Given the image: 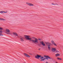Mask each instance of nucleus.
Segmentation results:
<instances>
[{
  "mask_svg": "<svg viewBox=\"0 0 63 63\" xmlns=\"http://www.w3.org/2000/svg\"><path fill=\"white\" fill-rule=\"evenodd\" d=\"M3 30V28L0 27V33L2 34V33H3V31L2 30Z\"/></svg>",
  "mask_w": 63,
  "mask_h": 63,
  "instance_id": "nucleus-10",
  "label": "nucleus"
},
{
  "mask_svg": "<svg viewBox=\"0 0 63 63\" xmlns=\"http://www.w3.org/2000/svg\"><path fill=\"white\" fill-rule=\"evenodd\" d=\"M51 51H52V52H54L56 51V49L53 48H52Z\"/></svg>",
  "mask_w": 63,
  "mask_h": 63,
  "instance_id": "nucleus-12",
  "label": "nucleus"
},
{
  "mask_svg": "<svg viewBox=\"0 0 63 63\" xmlns=\"http://www.w3.org/2000/svg\"><path fill=\"white\" fill-rule=\"evenodd\" d=\"M19 38L20 39V40L21 42H24V37L21 36H19Z\"/></svg>",
  "mask_w": 63,
  "mask_h": 63,
  "instance_id": "nucleus-4",
  "label": "nucleus"
},
{
  "mask_svg": "<svg viewBox=\"0 0 63 63\" xmlns=\"http://www.w3.org/2000/svg\"><path fill=\"white\" fill-rule=\"evenodd\" d=\"M6 34H10V33H7V32H6Z\"/></svg>",
  "mask_w": 63,
  "mask_h": 63,
  "instance_id": "nucleus-23",
  "label": "nucleus"
},
{
  "mask_svg": "<svg viewBox=\"0 0 63 63\" xmlns=\"http://www.w3.org/2000/svg\"><path fill=\"white\" fill-rule=\"evenodd\" d=\"M35 58H36L37 59H39V58H40V59H43L44 58V57H42V56L41 55H39L37 54V55L35 56Z\"/></svg>",
  "mask_w": 63,
  "mask_h": 63,
  "instance_id": "nucleus-3",
  "label": "nucleus"
},
{
  "mask_svg": "<svg viewBox=\"0 0 63 63\" xmlns=\"http://www.w3.org/2000/svg\"><path fill=\"white\" fill-rule=\"evenodd\" d=\"M40 49H41V48L38 49V50H40Z\"/></svg>",
  "mask_w": 63,
  "mask_h": 63,
  "instance_id": "nucleus-26",
  "label": "nucleus"
},
{
  "mask_svg": "<svg viewBox=\"0 0 63 63\" xmlns=\"http://www.w3.org/2000/svg\"><path fill=\"white\" fill-rule=\"evenodd\" d=\"M45 44H46V45H47V46H48V49H49V50H50V45H51V46H52V45H51V43L49 42H45ZM48 44V45H47Z\"/></svg>",
  "mask_w": 63,
  "mask_h": 63,
  "instance_id": "nucleus-2",
  "label": "nucleus"
},
{
  "mask_svg": "<svg viewBox=\"0 0 63 63\" xmlns=\"http://www.w3.org/2000/svg\"><path fill=\"white\" fill-rule=\"evenodd\" d=\"M44 58L45 59V58Z\"/></svg>",
  "mask_w": 63,
  "mask_h": 63,
  "instance_id": "nucleus-27",
  "label": "nucleus"
},
{
  "mask_svg": "<svg viewBox=\"0 0 63 63\" xmlns=\"http://www.w3.org/2000/svg\"><path fill=\"white\" fill-rule=\"evenodd\" d=\"M45 59H46V58H45V59H42L41 60V61H44V60H45Z\"/></svg>",
  "mask_w": 63,
  "mask_h": 63,
  "instance_id": "nucleus-18",
  "label": "nucleus"
},
{
  "mask_svg": "<svg viewBox=\"0 0 63 63\" xmlns=\"http://www.w3.org/2000/svg\"><path fill=\"white\" fill-rule=\"evenodd\" d=\"M57 59H58V60H62V59L58 57L57 58Z\"/></svg>",
  "mask_w": 63,
  "mask_h": 63,
  "instance_id": "nucleus-17",
  "label": "nucleus"
},
{
  "mask_svg": "<svg viewBox=\"0 0 63 63\" xmlns=\"http://www.w3.org/2000/svg\"><path fill=\"white\" fill-rule=\"evenodd\" d=\"M55 4L56 5H58V6H59V4H58L56 3H55Z\"/></svg>",
  "mask_w": 63,
  "mask_h": 63,
  "instance_id": "nucleus-20",
  "label": "nucleus"
},
{
  "mask_svg": "<svg viewBox=\"0 0 63 63\" xmlns=\"http://www.w3.org/2000/svg\"><path fill=\"white\" fill-rule=\"evenodd\" d=\"M12 34H13V35L15 36V37H16V36H17V37H19L18 35L16 32H13V33Z\"/></svg>",
  "mask_w": 63,
  "mask_h": 63,
  "instance_id": "nucleus-7",
  "label": "nucleus"
},
{
  "mask_svg": "<svg viewBox=\"0 0 63 63\" xmlns=\"http://www.w3.org/2000/svg\"><path fill=\"white\" fill-rule=\"evenodd\" d=\"M40 43L42 45V46H45V44L44 42H43V41H42V42H40Z\"/></svg>",
  "mask_w": 63,
  "mask_h": 63,
  "instance_id": "nucleus-11",
  "label": "nucleus"
},
{
  "mask_svg": "<svg viewBox=\"0 0 63 63\" xmlns=\"http://www.w3.org/2000/svg\"><path fill=\"white\" fill-rule=\"evenodd\" d=\"M26 3L27 4V5H28V6H34V4H33L31 3H30L28 2H26Z\"/></svg>",
  "mask_w": 63,
  "mask_h": 63,
  "instance_id": "nucleus-5",
  "label": "nucleus"
},
{
  "mask_svg": "<svg viewBox=\"0 0 63 63\" xmlns=\"http://www.w3.org/2000/svg\"><path fill=\"white\" fill-rule=\"evenodd\" d=\"M3 36V35L0 33V36Z\"/></svg>",
  "mask_w": 63,
  "mask_h": 63,
  "instance_id": "nucleus-22",
  "label": "nucleus"
},
{
  "mask_svg": "<svg viewBox=\"0 0 63 63\" xmlns=\"http://www.w3.org/2000/svg\"><path fill=\"white\" fill-rule=\"evenodd\" d=\"M59 52V51L57 50L56 51V52Z\"/></svg>",
  "mask_w": 63,
  "mask_h": 63,
  "instance_id": "nucleus-24",
  "label": "nucleus"
},
{
  "mask_svg": "<svg viewBox=\"0 0 63 63\" xmlns=\"http://www.w3.org/2000/svg\"><path fill=\"white\" fill-rule=\"evenodd\" d=\"M38 46H39V44H38Z\"/></svg>",
  "mask_w": 63,
  "mask_h": 63,
  "instance_id": "nucleus-28",
  "label": "nucleus"
},
{
  "mask_svg": "<svg viewBox=\"0 0 63 63\" xmlns=\"http://www.w3.org/2000/svg\"><path fill=\"white\" fill-rule=\"evenodd\" d=\"M24 55L25 56H26V57H30V56L28 54H27L25 53H24Z\"/></svg>",
  "mask_w": 63,
  "mask_h": 63,
  "instance_id": "nucleus-9",
  "label": "nucleus"
},
{
  "mask_svg": "<svg viewBox=\"0 0 63 63\" xmlns=\"http://www.w3.org/2000/svg\"><path fill=\"white\" fill-rule=\"evenodd\" d=\"M44 57H45L46 59H47V60H48V59H51L50 57H49L48 56L44 55Z\"/></svg>",
  "mask_w": 63,
  "mask_h": 63,
  "instance_id": "nucleus-6",
  "label": "nucleus"
},
{
  "mask_svg": "<svg viewBox=\"0 0 63 63\" xmlns=\"http://www.w3.org/2000/svg\"><path fill=\"white\" fill-rule=\"evenodd\" d=\"M6 32H7L8 33H10V31L8 29H7L6 30Z\"/></svg>",
  "mask_w": 63,
  "mask_h": 63,
  "instance_id": "nucleus-13",
  "label": "nucleus"
},
{
  "mask_svg": "<svg viewBox=\"0 0 63 63\" xmlns=\"http://www.w3.org/2000/svg\"><path fill=\"white\" fill-rule=\"evenodd\" d=\"M26 39L27 40H29L30 42H32L33 44H35V43H37L38 44V39L34 37H32L33 39H32V38H30V36L29 35H25L24 36Z\"/></svg>",
  "mask_w": 63,
  "mask_h": 63,
  "instance_id": "nucleus-1",
  "label": "nucleus"
},
{
  "mask_svg": "<svg viewBox=\"0 0 63 63\" xmlns=\"http://www.w3.org/2000/svg\"><path fill=\"white\" fill-rule=\"evenodd\" d=\"M0 20H2L5 21V20H6V19H3V18H0Z\"/></svg>",
  "mask_w": 63,
  "mask_h": 63,
  "instance_id": "nucleus-15",
  "label": "nucleus"
},
{
  "mask_svg": "<svg viewBox=\"0 0 63 63\" xmlns=\"http://www.w3.org/2000/svg\"><path fill=\"white\" fill-rule=\"evenodd\" d=\"M4 13V11H1L0 12V13L1 14H3V13Z\"/></svg>",
  "mask_w": 63,
  "mask_h": 63,
  "instance_id": "nucleus-16",
  "label": "nucleus"
},
{
  "mask_svg": "<svg viewBox=\"0 0 63 63\" xmlns=\"http://www.w3.org/2000/svg\"><path fill=\"white\" fill-rule=\"evenodd\" d=\"M38 40H39V41H41V40H42V39H40V38H39Z\"/></svg>",
  "mask_w": 63,
  "mask_h": 63,
  "instance_id": "nucleus-19",
  "label": "nucleus"
},
{
  "mask_svg": "<svg viewBox=\"0 0 63 63\" xmlns=\"http://www.w3.org/2000/svg\"><path fill=\"white\" fill-rule=\"evenodd\" d=\"M7 11H6V12L4 11V13H7Z\"/></svg>",
  "mask_w": 63,
  "mask_h": 63,
  "instance_id": "nucleus-25",
  "label": "nucleus"
},
{
  "mask_svg": "<svg viewBox=\"0 0 63 63\" xmlns=\"http://www.w3.org/2000/svg\"><path fill=\"white\" fill-rule=\"evenodd\" d=\"M51 43L55 46H57V45L56 44L55 42H54V41H53V40H52L51 41Z\"/></svg>",
  "mask_w": 63,
  "mask_h": 63,
  "instance_id": "nucleus-8",
  "label": "nucleus"
},
{
  "mask_svg": "<svg viewBox=\"0 0 63 63\" xmlns=\"http://www.w3.org/2000/svg\"><path fill=\"white\" fill-rule=\"evenodd\" d=\"M52 5H56V4H54V3H52Z\"/></svg>",
  "mask_w": 63,
  "mask_h": 63,
  "instance_id": "nucleus-21",
  "label": "nucleus"
},
{
  "mask_svg": "<svg viewBox=\"0 0 63 63\" xmlns=\"http://www.w3.org/2000/svg\"><path fill=\"white\" fill-rule=\"evenodd\" d=\"M60 55V54L58 53H57L55 55V56L56 57H58V56H59Z\"/></svg>",
  "mask_w": 63,
  "mask_h": 63,
  "instance_id": "nucleus-14",
  "label": "nucleus"
}]
</instances>
